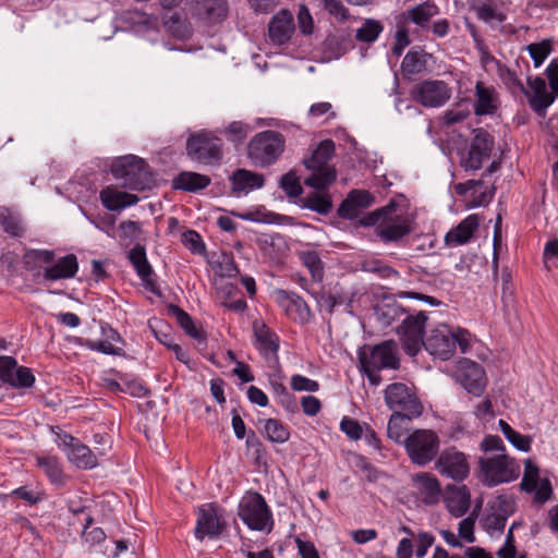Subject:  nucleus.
<instances>
[{"mask_svg":"<svg viewBox=\"0 0 558 558\" xmlns=\"http://www.w3.org/2000/svg\"><path fill=\"white\" fill-rule=\"evenodd\" d=\"M84 333L87 335V338H80L77 343L88 350L106 355H122L124 353L123 349L117 345V343H124L121 335L102 320L93 317Z\"/></svg>","mask_w":558,"mask_h":558,"instance_id":"obj_3","label":"nucleus"},{"mask_svg":"<svg viewBox=\"0 0 558 558\" xmlns=\"http://www.w3.org/2000/svg\"><path fill=\"white\" fill-rule=\"evenodd\" d=\"M423 500L427 505L436 504L440 496V484L436 476L429 473H417L413 476Z\"/></svg>","mask_w":558,"mask_h":558,"instance_id":"obj_31","label":"nucleus"},{"mask_svg":"<svg viewBox=\"0 0 558 558\" xmlns=\"http://www.w3.org/2000/svg\"><path fill=\"white\" fill-rule=\"evenodd\" d=\"M336 145L331 140L322 141L312 151L308 158L304 159V166L307 170L335 169L329 161L335 155Z\"/></svg>","mask_w":558,"mask_h":558,"instance_id":"obj_28","label":"nucleus"},{"mask_svg":"<svg viewBox=\"0 0 558 558\" xmlns=\"http://www.w3.org/2000/svg\"><path fill=\"white\" fill-rule=\"evenodd\" d=\"M499 0H473L470 4V9L476 13L480 21L484 23H490L497 21L504 23L507 20L506 13L498 9Z\"/></svg>","mask_w":558,"mask_h":558,"instance_id":"obj_32","label":"nucleus"},{"mask_svg":"<svg viewBox=\"0 0 558 558\" xmlns=\"http://www.w3.org/2000/svg\"><path fill=\"white\" fill-rule=\"evenodd\" d=\"M498 75L512 94L525 92V86L514 71L505 65H499Z\"/></svg>","mask_w":558,"mask_h":558,"instance_id":"obj_54","label":"nucleus"},{"mask_svg":"<svg viewBox=\"0 0 558 558\" xmlns=\"http://www.w3.org/2000/svg\"><path fill=\"white\" fill-rule=\"evenodd\" d=\"M476 517L477 514L475 510H473L469 517L464 518L459 523L458 536L468 543L475 542L474 524Z\"/></svg>","mask_w":558,"mask_h":558,"instance_id":"obj_60","label":"nucleus"},{"mask_svg":"<svg viewBox=\"0 0 558 558\" xmlns=\"http://www.w3.org/2000/svg\"><path fill=\"white\" fill-rule=\"evenodd\" d=\"M254 344L267 360L277 359L279 344L276 333L265 323L256 319L253 323Z\"/></svg>","mask_w":558,"mask_h":558,"instance_id":"obj_22","label":"nucleus"},{"mask_svg":"<svg viewBox=\"0 0 558 558\" xmlns=\"http://www.w3.org/2000/svg\"><path fill=\"white\" fill-rule=\"evenodd\" d=\"M471 495L465 485L457 487L448 485L446 488V504L448 511L456 518L466 513L470 508Z\"/></svg>","mask_w":558,"mask_h":558,"instance_id":"obj_26","label":"nucleus"},{"mask_svg":"<svg viewBox=\"0 0 558 558\" xmlns=\"http://www.w3.org/2000/svg\"><path fill=\"white\" fill-rule=\"evenodd\" d=\"M398 204L390 201L386 206L380 207L372 213H368L360 220V225L364 227H376L386 219L387 215L396 213Z\"/></svg>","mask_w":558,"mask_h":558,"instance_id":"obj_49","label":"nucleus"},{"mask_svg":"<svg viewBox=\"0 0 558 558\" xmlns=\"http://www.w3.org/2000/svg\"><path fill=\"white\" fill-rule=\"evenodd\" d=\"M498 425L504 436L518 450L527 452L531 449L532 439L530 436L515 432L506 421L499 420Z\"/></svg>","mask_w":558,"mask_h":558,"instance_id":"obj_43","label":"nucleus"},{"mask_svg":"<svg viewBox=\"0 0 558 558\" xmlns=\"http://www.w3.org/2000/svg\"><path fill=\"white\" fill-rule=\"evenodd\" d=\"M527 84L530 89L525 88V92H521V94H524L527 98L531 109L538 116L544 117L547 108L557 97L554 96L553 92H547L546 83L539 76L527 77Z\"/></svg>","mask_w":558,"mask_h":558,"instance_id":"obj_18","label":"nucleus"},{"mask_svg":"<svg viewBox=\"0 0 558 558\" xmlns=\"http://www.w3.org/2000/svg\"><path fill=\"white\" fill-rule=\"evenodd\" d=\"M129 259L143 281L145 288L151 292H156V287L153 280L154 270L147 260L145 246L136 244L130 250Z\"/></svg>","mask_w":558,"mask_h":558,"instance_id":"obj_24","label":"nucleus"},{"mask_svg":"<svg viewBox=\"0 0 558 558\" xmlns=\"http://www.w3.org/2000/svg\"><path fill=\"white\" fill-rule=\"evenodd\" d=\"M361 269L365 272L377 275L379 278H398L399 271L377 258H366L361 263Z\"/></svg>","mask_w":558,"mask_h":558,"instance_id":"obj_44","label":"nucleus"},{"mask_svg":"<svg viewBox=\"0 0 558 558\" xmlns=\"http://www.w3.org/2000/svg\"><path fill=\"white\" fill-rule=\"evenodd\" d=\"M163 24L166 28L178 38H186L190 36L187 24L180 19L178 13H172L170 16L165 17Z\"/></svg>","mask_w":558,"mask_h":558,"instance_id":"obj_58","label":"nucleus"},{"mask_svg":"<svg viewBox=\"0 0 558 558\" xmlns=\"http://www.w3.org/2000/svg\"><path fill=\"white\" fill-rule=\"evenodd\" d=\"M440 440L432 429H414L407 436L405 451L410 461L418 466H425L436 459Z\"/></svg>","mask_w":558,"mask_h":558,"instance_id":"obj_4","label":"nucleus"},{"mask_svg":"<svg viewBox=\"0 0 558 558\" xmlns=\"http://www.w3.org/2000/svg\"><path fill=\"white\" fill-rule=\"evenodd\" d=\"M410 95L425 108H439L450 99L451 88L441 80H424L411 88Z\"/></svg>","mask_w":558,"mask_h":558,"instance_id":"obj_9","label":"nucleus"},{"mask_svg":"<svg viewBox=\"0 0 558 558\" xmlns=\"http://www.w3.org/2000/svg\"><path fill=\"white\" fill-rule=\"evenodd\" d=\"M428 316H407L402 324L397 328L400 341L404 352L410 356H415L421 347H424L425 324Z\"/></svg>","mask_w":558,"mask_h":558,"instance_id":"obj_11","label":"nucleus"},{"mask_svg":"<svg viewBox=\"0 0 558 558\" xmlns=\"http://www.w3.org/2000/svg\"><path fill=\"white\" fill-rule=\"evenodd\" d=\"M246 447H247V450L251 453V456L254 458L256 464H258V465L267 464L266 450L254 432H251V434H248V436L246 438Z\"/></svg>","mask_w":558,"mask_h":558,"instance_id":"obj_56","label":"nucleus"},{"mask_svg":"<svg viewBox=\"0 0 558 558\" xmlns=\"http://www.w3.org/2000/svg\"><path fill=\"white\" fill-rule=\"evenodd\" d=\"M37 463L44 469L46 475L52 484L62 487L65 484L63 472L56 459L43 457L37 459Z\"/></svg>","mask_w":558,"mask_h":558,"instance_id":"obj_45","label":"nucleus"},{"mask_svg":"<svg viewBox=\"0 0 558 558\" xmlns=\"http://www.w3.org/2000/svg\"><path fill=\"white\" fill-rule=\"evenodd\" d=\"M538 482H541L538 466L531 459H526L520 488L526 493H533L537 488Z\"/></svg>","mask_w":558,"mask_h":558,"instance_id":"obj_47","label":"nucleus"},{"mask_svg":"<svg viewBox=\"0 0 558 558\" xmlns=\"http://www.w3.org/2000/svg\"><path fill=\"white\" fill-rule=\"evenodd\" d=\"M476 100L473 109L475 116L494 114L498 109V94L493 86H485L482 82L475 85Z\"/></svg>","mask_w":558,"mask_h":558,"instance_id":"obj_25","label":"nucleus"},{"mask_svg":"<svg viewBox=\"0 0 558 558\" xmlns=\"http://www.w3.org/2000/svg\"><path fill=\"white\" fill-rule=\"evenodd\" d=\"M193 16L207 23L218 24L228 15L227 0H187Z\"/></svg>","mask_w":558,"mask_h":558,"instance_id":"obj_17","label":"nucleus"},{"mask_svg":"<svg viewBox=\"0 0 558 558\" xmlns=\"http://www.w3.org/2000/svg\"><path fill=\"white\" fill-rule=\"evenodd\" d=\"M281 308L286 314H304L308 312L306 302L296 293L281 290Z\"/></svg>","mask_w":558,"mask_h":558,"instance_id":"obj_46","label":"nucleus"},{"mask_svg":"<svg viewBox=\"0 0 558 558\" xmlns=\"http://www.w3.org/2000/svg\"><path fill=\"white\" fill-rule=\"evenodd\" d=\"M182 243L193 253L202 254L205 251V244L201 235L194 230H186L183 232Z\"/></svg>","mask_w":558,"mask_h":558,"instance_id":"obj_61","label":"nucleus"},{"mask_svg":"<svg viewBox=\"0 0 558 558\" xmlns=\"http://www.w3.org/2000/svg\"><path fill=\"white\" fill-rule=\"evenodd\" d=\"M412 420H408L403 415L392 414L388 422L387 426V435L390 439H392L397 444L405 445L408 433L407 426L404 423L411 422Z\"/></svg>","mask_w":558,"mask_h":558,"instance_id":"obj_41","label":"nucleus"},{"mask_svg":"<svg viewBox=\"0 0 558 558\" xmlns=\"http://www.w3.org/2000/svg\"><path fill=\"white\" fill-rule=\"evenodd\" d=\"M216 263V272L221 277L232 278L239 274V269L231 254L222 252Z\"/></svg>","mask_w":558,"mask_h":558,"instance_id":"obj_55","label":"nucleus"},{"mask_svg":"<svg viewBox=\"0 0 558 558\" xmlns=\"http://www.w3.org/2000/svg\"><path fill=\"white\" fill-rule=\"evenodd\" d=\"M412 231L411 220L404 215L396 213L387 215L375 229V234L384 243L398 242Z\"/></svg>","mask_w":558,"mask_h":558,"instance_id":"obj_16","label":"nucleus"},{"mask_svg":"<svg viewBox=\"0 0 558 558\" xmlns=\"http://www.w3.org/2000/svg\"><path fill=\"white\" fill-rule=\"evenodd\" d=\"M312 173L305 178L304 184L318 192H327L326 190L336 181V169L311 170Z\"/></svg>","mask_w":558,"mask_h":558,"instance_id":"obj_38","label":"nucleus"},{"mask_svg":"<svg viewBox=\"0 0 558 558\" xmlns=\"http://www.w3.org/2000/svg\"><path fill=\"white\" fill-rule=\"evenodd\" d=\"M361 367H372L375 369L399 367V359L390 341H385L372 348L369 353L359 352Z\"/></svg>","mask_w":558,"mask_h":558,"instance_id":"obj_15","label":"nucleus"},{"mask_svg":"<svg viewBox=\"0 0 558 558\" xmlns=\"http://www.w3.org/2000/svg\"><path fill=\"white\" fill-rule=\"evenodd\" d=\"M66 457L78 469L90 470L98 464L96 454L80 439L68 450Z\"/></svg>","mask_w":558,"mask_h":558,"instance_id":"obj_33","label":"nucleus"},{"mask_svg":"<svg viewBox=\"0 0 558 558\" xmlns=\"http://www.w3.org/2000/svg\"><path fill=\"white\" fill-rule=\"evenodd\" d=\"M238 217L243 220L263 223H277L279 221V215L268 211L265 207L239 214Z\"/></svg>","mask_w":558,"mask_h":558,"instance_id":"obj_53","label":"nucleus"},{"mask_svg":"<svg viewBox=\"0 0 558 558\" xmlns=\"http://www.w3.org/2000/svg\"><path fill=\"white\" fill-rule=\"evenodd\" d=\"M186 154L192 160L199 163L219 165L223 157L222 141L210 132L195 133L186 141Z\"/></svg>","mask_w":558,"mask_h":558,"instance_id":"obj_6","label":"nucleus"},{"mask_svg":"<svg viewBox=\"0 0 558 558\" xmlns=\"http://www.w3.org/2000/svg\"><path fill=\"white\" fill-rule=\"evenodd\" d=\"M457 380L469 392L480 397L486 387V374L482 365L469 359L459 362L456 372Z\"/></svg>","mask_w":558,"mask_h":558,"instance_id":"obj_13","label":"nucleus"},{"mask_svg":"<svg viewBox=\"0 0 558 558\" xmlns=\"http://www.w3.org/2000/svg\"><path fill=\"white\" fill-rule=\"evenodd\" d=\"M240 519L250 530L270 532L274 525L271 512L258 493L244 496L238 507Z\"/></svg>","mask_w":558,"mask_h":558,"instance_id":"obj_5","label":"nucleus"},{"mask_svg":"<svg viewBox=\"0 0 558 558\" xmlns=\"http://www.w3.org/2000/svg\"><path fill=\"white\" fill-rule=\"evenodd\" d=\"M35 383L33 371L26 366H17L11 381L8 384L14 388H31Z\"/></svg>","mask_w":558,"mask_h":558,"instance_id":"obj_57","label":"nucleus"},{"mask_svg":"<svg viewBox=\"0 0 558 558\" xmlns=\"http://www.w3.org/2000/svg\"><path fill=\"white\" fill-rule=\"evenodd\" d=\"M480 217L476 214L465 217L457 227L452 228L445 235V243L448 246L466 244L478 229Z\"/></svg>","mask_w":558,"mask_h":558,"instance_id":"obj_23","label":"nucleus"},{"mask_svg":"<svg viewBox=\"0 0 558 558\" xmlns=\"http://www.w3.org/2000/svg\"><path fill=\"white\" fill-rule=\"evenodd\" d=\"M470 116V111L464 108L461 109L459 106L456 108L448 109L442 114V124L450 126L464 121Z\"/></svg>","mask_w":558,"mask_h":558,"instance_id":"obj_64","label":"nucleus"},{"mask_svg":"<svg viewBox=\"0 0 558 558\" xmlns=\"http://www.w3.org/2000/svg\"><path fill=\"white\" fill-rule=\"evenodd\" d=\"M429 54L421 48H413L404 56L401 70L404 76L420 74L425 71Z\"/></svg>","mask_w":558,"mask_h":558,"instance_id":"obj_35","label":"nucleus"},{"mask_svg":"<svg viewBox=\"0 0 558 558\" xmlns=\"http://www.w3.org/2000/svg\"><path fill=\"white\" fill-rule=\"evenodd\" d=\"M210 182L211 180L208 175L192 171H183L173 179L172 186L175 190L194 193L206 189Z\"/></svg>","mask_w":558,"mask_h":558,"instance_id":"obj_30","label":"nucleus"},{"mask_svg":"<svg viewBox=\"0 0 558 558\" xmlns=\"http://www.w3.org/2000/svg\"><path fill=\"white\" fill-rule=\"evenodd\" d=\"M102 206L110 211H120L125 207L135 205L140 198L135 194L122 192L113 186H107L100 191Z\"/></svg>","mask_w":558,"mask_h":558,"instance_id":"obj_27","label":"nucleus"},{"mask_svg":"<svg viewBox=\"0 0 558 558\" xmlns=\"http://www.w3.org/2000/svg\"><path fill=\"white\" fill-rule=\"evenodd\" d=\"M478 478L486 487H495L518 478L520 466L506 452L478 458Z\"/></svg>","mask_w":558,"mask_h":558,"instance_id":"obj_2","label":"nucleus"},{"mask_svg":"<svg viewBox=\"0 0 558 558\" xmlns=\"http://www.w3.org/2000/svg\"><path fill=\"white\" fill-rule=\"evenodd\" d=\"M375 198L366 190H352L341 202L338 208V216L342 219L353 220L357 218L360 210L368 208Z\"/></svg>","mask_w":558,"mask_h":558,"instance_id":"obj_20","label":"nucleus"},{"mask_svg":"<svg viewBox=\"0 0 558 558\" xmlns=\"http://www.w3.org/2000/svg\"><path fill=\"white\" fill-rule=\"evenodd\" d=\"M256 128L242 121H233L227 128L225 133L232 143H242L247 135Z\"/></svg>","mask_w":558,"mask_h":558,"instance_id":"obj_50","label":"nucleus"},{"mask_svg":"<svg viewBox=\"0 0 558 558\" xmlns=\"http://www.w3.org/2000/svg\"><path fill=\"white\" fill-rule=\"evenodd\" d=\"M515 511L514 501L507 496H498L494 505L490 506V512L481 520L482 527L490 535L501 534L507 520Z\"/></svg>","mask_w":558,"mask_h":558,"instance_id":"obj_14","label":"nucleus"},{"mask_svg":"<svg viewBox=\"0 0 558 558\" xmlns=\"http://www.w3.org/2000/svg\"><path fill=\"white\" fill-rule=\"evenodd\" d=\"M424 348L432 355L447 361L454 354V339L449 331L435 329L426 338Z\"/></svg>","mask_w":558,"mask_h":558,"instance_id":"obj_21","label":"nucleus"},{"mask_svg":"<svg viewBox=\"0 0 558 558\" xmlns=\"http://www.w3.org/2000/svg\"><path fill=\"white\" fill-rule=\"evenodd\" d=\"M148 327L155 338L167 348L174 342L171 326L161 317L153 316L149 318Z\"/></svg>","mask_w":558,"mask_h":558,"instance_id":"obj_40","label":"nucleus"},{"mask_svg":"<svg viewBox=\"0 0 558 558\" xmlns=\"http://www.w3.org/2000/svg\"><path fill=\"white\" fill-rule=\"evenodd\" d=\"M279 148V135L274 131L256 134L247 145V157L257 167H267L276 162Z\"/></svg>","mask_w":558,"mask_h":558,"instance_id":"obj_10","label":"nucleus"},{"mask_svg":"<svg viewBox=\"0 0 558 558\" xmlns=\"http://www.w3.org/2000/svg\"><path fill=\"white\" fill-rule=\"evenodd\" d=\"M77 269L78 263L76 256L74 254H68L57 262H52L50 266L44 267L43 271H38L35 276L38 280L56 281L74 277Z\"/></svg>","mask_w":558,"mask_h":558,"instance_id":"obj_19","label":"nucleus"},{"mask_svg":"<svg viewBox=\"0 0 558 558\" xmlns=\"http://www.w3.org/2000/svg\"><path fill=\"white\" fill-rule=\"evenodd\" d=\"M26 264L34 263L35 266H50L54 260L53 251L49 250H32L26 255Z\"/></svg>","mask_w":558,"mask_h":558,"instance_id":"obj_59","label":"nucleus"},{"mask_svg":"<svg viewBox=\"0 0 558 558\" xmlns=\"http://www.w3.org/2000/svg\"><path fill=\"white\" fill-rule=\"evenodd\" d=\"M494 146V138L493 136L482 130L478 129L472 140L471 148L478 151L480 154H483L484 156H490L492 150Z\"/></svg>","mask_w":558,"mask_h":558,"instance_id":"obj_52","label":"nucleus"},{"mask_svg":"<svg viewBox=\"0 0 558 558\" xmlns=\"http://www.w3.org/2000/svg\"><path fill=\"white\" fill-rule=\"evenodd\" d=\"M179 326L184 330V332L194 339L198 344L207 343V332L204 330L203 326L193 319V316H175Z\"/></svg>","mask_w":558,"mask_h":558,"instance_id":"obj_42","label":"nucleus"},{"mask_svg":"<svg viewBox=\"0 0 558 558\" xmlns=\"http://www.w3.org/2000/svg\"><path fill=\"white\" fill-rule=\"evenodd\" d=\"M439 13V8L432 1L422 2L407 11L412 23L421 28H427L429 20Z\"/></svg>","mask_w":558,"mask_h":558,"instance_id":"obj_36","label":"nucleus"},{"mask_svg":"<svg viewBox=\"0 0 558 558\" xmlns=\"http://www.w3.org/2000/svg\"><path fill=\"white\" fill-rule=\"evenodd\" d=\"M112 175L121 181L124 189L145 191L154 185V178L147 162L137 156L128 155L113 160Z\"/></svg>","mask_w":558,"mask_h":558,"instance_id":"obj_1","label":"nucleus"},{"mask_svg":"<svg viewBox=\"0 0 558 558\" xmlns=\"http://www.w3.org/2000/svg\"><path fill=\"white\" fill-rule=\"evenodd\" d=\"M299 205L320 215H328L332 209V199L328 192L314 191L299 199Z\"/></svg>","mask_w":558,"mask_h":558,"instance_id":"obj_34","label":"nucleus"},{"mask_svg":"<svg viewBox=\"0 0 558 558\" xmlns=\"http://www.w3.org/2000/svg\"><path fill=\"white\" fill-rule=\"evenodd\" d=\"M225 509L216 502L205 504L198 507L194 535L198 541L205 537L219 538L227 529L223 519Z\"/></svg>","mask_w":558,"mask_h":558,"instance_id":"obj_8","label":"nucleus"},{"mask_svg":"<svg viewBox=\"0 0 558 558\" xmlns=\"http://www.w3.org/2000/svg\"><path fill=\"white\" fill-rule=\"evenodd\" d=\"M551 50V40L549 39H544L541 43H534L527 46V51L535 68L542 65L545 59L550 54Z\"/></svg>","mask_w":558,"mask_h":558,"instance_id":"obj_51","label":"nucleus"},{"mask_svg":"<svg viewBox=\"0 0 558 558\" xmlns=\"http://www.w3.org/2000/svg\"><path fill=\"white\" fill-rule=\"evenodd\" d=\"M384 26L379 21L367 19L363 25L356 31V39L362 43H374L381 32Z\"/></svg>","mask_w":558,"mask_h":558,"instance_id":"obj_48","label":"nucleus"},{"mask_svg":"<svg viewBox=\"0 0 558 558\" xmlns=\"http://www.w3.org/2000/svg\"><path fill=\"white\" fill-rule=\"evenodd\" d=\"M435 468L442 476L457 482L464 481L470 474L466 456L454 447L447 448L439 453Z\"/></svg>","mask_w":558,"mask_h":558,"instance_id":"obj_12","label":"nucleus"},{"mask_svg":"<svg viewBox=\"0 0 558 558\" xmlns=\"http://www.w3.org/2000/svg\"><path fill=\"white\" fill-rule=\"evenodd\" d=\"M0 225L4 232L12 236H22L24 227L19 214L7 207H0Z\"/></svg>","mask_w":558,"mask_h":558,"instance_id":"obj_39","label":"nucleus"},{"mask_svg":"<svg viewBox=\"0 0 558 558\" xmlns=\"http://www.w3.org/2000/svg\"><path fill=\"white\" fill-rule=\"evenodd\" d=\"M324 49L331 58H340L351 47V38L344 31L329 34L324 40Z\"/></svg>","mask_w":558,"mask_h":558,"instance_id":"obj_37","label":"nucleus"},{"mask_svg":"<svg viewBox=\"0 0 558 558\" xmlns=\"http://www.w3.org/2000/svg\"><path fill=\"white\" fill-rule=\"evenodd\" d=\"M480 448L484 454H494L506 452V447L502 439L496 435H487L482 440Z\"/></svg>","mask_w":558,"mask_h":558,"instance_id":"obj_62","label":"nucleus"},{"mask_svg":"<svg viewBox=\"0 0 558 558\" xmlns=\"http://www.w3.org/2000/svg\"><path fill=\"white\" fill-rule=\"evenodd\" d=\"M281 189L291 198L299 197L303 192L301 183L292 173H287L281 177Z\"/></svg>","mask_w":558,"mask_h":558,"instance_id":"obj_63","label":"nucleus"},{"mask_svg":"<svg viewBox=\"0 0 558 558\" xmlns=\"http://www.w3.org/2000/svg\"><path fill=\"white\" fill-rule=\"evenodd\" d=\"M385 401L392 414L417 418L423 413V404L417 396L403 383H393L385 389Z\"/></svg>","mask_w":558,"mask_h":558,"instance_id":"obj_7","label":"nucleus"},{"mask_svg":"<svg viewBox=\"0 0 558 558\" xmlns=\"http://www.w3.org/2000/svg\"><path fill=\"white\" fill-rule=\"evenodd\" d=\"M232 185V194H247L255 189L264 185V177L262 174L248 171L246 169H238L230 177Z\"/></svg>","mask_w":558,"mask_h":558,"instance_id":"obj_29","label":"nucleus"}]
</instances>
